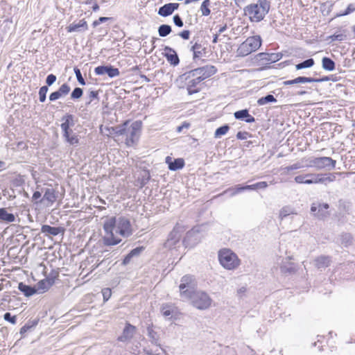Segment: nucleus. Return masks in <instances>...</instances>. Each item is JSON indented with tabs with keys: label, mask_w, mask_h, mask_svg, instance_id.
Here are the masks:
<instances>
[{
	"label": "nucleus",
	"mask_w": 355,
	"mask_h": 355,
	"mask_svg": "<svg viewBox=\"0 0 355 355\" xmlns=\"http://www.w3.org/2000/svg\"><path fill=\"white\" fill-rule=\"evenodd\" d=\"M103 229L107 234L103 237V243L105 245H116L121 241L114 236L115 234H119L123 237H128L132 234L130 221L125 216L107 218L103 224Z\"/></svg>",
	"instance_id": "1"
},
{
	"label": "nucleus",
	"mask_w": 355,
	"mask_h": 355,
	"mask_svg": "<svg viewBox=\"0 0 355 355\" xmlns=\"http://www.w3.org/2000/svg\"><path fill=\"white\" fill-rule=\"evenodd\" d=\"M270 8V2L268 0H257L245 6L244 15L248 17L251 22H260L268 13Z\"/></svg>",
	"instance_id": "2"
},
{
	"label": "nucleus",
	"mask_w": 355,
	"mask_h": 355,
	"mask_svg": "<svg viewBox=\"0 0 355 355\" xmlns=\"http://www.w3.org/2000/svg\"><path fill=\"white\" fill-rule=\"evenodd\" d=\"M128 122L123 123V126L119 128L116 134L119 135H125V143L128 146L134 145L139 138L142 123L140 121L133 122L130 126L127 127Z\"/></svg>",
	"instance_id": "3"
},
{
	"label": "nucleus",
	"mask_w": 355,
	"mask_h": 355,
	"mask_svg": "<svg viewBox=\"0 0 355 355\" xmlns=\"http://www.w3.org/2000/svg\"><path fill=\"white\" fill-rule=\"evenodd\" d=\"M218 261L220 264L229 270L237 268L241 261L236 253L229 248H223L218 252Z\"/></svg>",
	"instance_id": "4"
},
{
	"label": "nucleus",
	"mask_w": 355,
	"mask_h": 355,
	"mask_svg": "<svg viewBox=\"0 0 355 355\" xmlns=\"http://www.w3.org/2000/svg\"><path fill=\"white\" fill-rule=\"evenodd\" d=\"M184 299L189 300L193 307L199 310L208 309L212 303L210 296L202 291L196 290Z\"/></svg>",
	"instance_id": "5"
},
{
	"label": "nucleus",
	"mask_w": 355,
	"mask_h": 355,
	"mask_svg": "<svg viewBox=\"0 0 355 355\" xmlns=\"http://www.w3.org/2000/svg\"><path fill=\"white\" fill-rule=\"evenodd\" d=\"M262 44V40L260 35L248 37L242 42L237 51L236 54L239 57H245L258 50Z\"/></svg>",
	"instance_id": "6"
},
{
	"label": "nucleus",
	"mask_w": 355,
	"mask_h": 355,
	"mask_svg": "<svg viewBox=\"0 0 355 355\" xmlns=\"http://www.w3.org/2000/svg\"><path fill=\"white\" fill-rule=\"evenodd\" d=\"M179 285L180 296L184 299L196 290L197 281L192 275H186L181 278Z\"/></svg>",
	"instance_id": "7"
},
{
	"label": "nucleus",
	"mask_w": 355,
	"mask_h": 355,
	"mask_svg": "<svg viewBox=\"0 0 355 355\" xmlns=\"http://www.w3.org/2000/svg\"><path fill=\"white\" fill-rule=\"evenodd\" d=\"M336 161L329 157H314L309 161L310 167H314L317 170L327 169L333 170L335 168Z\"/></svg>",
	"instance_id": "8"
},
{
	"label": "nucleus",
	"mask_w": 355,
	"mask_h": 355,
	"mask_svg": "<svg viewBox=\"0 0 355 355\" xmlns=\"http://www.w3.org/2000/svg\"><path fill=\"white\" fill-rule=\"evenodd\" d=\"M202 235L200 232L199 227H195L188 231L183 239L182 244L185 248H192L200 243Z\"/></svg>",
	"instance_id": "9"
},
{
	"label": "nucleus",
	"mask_w": 355,
	"mask_h": 355,
	"mask_svg": "<svg viewBox=\"0 0 355 355\" xmlns=\"http://www.w3.org/2000/svg\"><path fill=\"white\" fill-rule=\"evenodd\" d=\"M94 72L98 76L107 74L111 78L119 76L120 74L119 69L111 64L98 66L94 69Z\"/></svg>",
	"instance_id": "10"
},
{
	"label": "nucleus",
	"mask_w": 355,
	"mask_h": 355,
	"mask_svg": "<svg viewBox=\"0 0 355 355\" xmlns=\"http://www.w3.org/2000/svg\"><path fill=\"white\" fill-rule=\"evenodd\" d=\"M282 58V54L279 53H259L256 55L257 60L261 62V64L262 65L276 62L279 61Z\"/></svg>",
	"instance_id": "11"
},
{
	"label": "nucleus",
	"mask_w": 355,
	"mask_h": 355,
	"mask_svg": "<svg viewBox=\"0 0 355 355\" xmlns=\"http://www.w3.org/2000/svg\"><path fill=\"white\" fill-rule=\"evenodd\" d=\"M210 76H211V74L205 75V73H203L201 76H199L195 78H193V79L189 80V82L187 83V87L188 94L192 95L193 94L199 92L200 91V88L198 87L197 86L202 80H204L205 78H207V77H209Z\"/></svg>",
	"instance_id": "12"
},
{
	"label": "nucleus",
	"mask_w": 355,
	"mask_h": 355,
	"mask_svg": "<svg viewBox=\"0 0 355 355\" xmlns=\"http://www.w3.org/2000/svg\"><path fill=\"white\" fill-rule=\"evenodd\" d=\"M322 208L328 209L329 208V205L328 203L314 202L311 206V211L314 213L315 216L318 218L324 219L329 216V213L328 211H322Z\"/></svg>",
	"instance_id": "13"
},
{
	"label": "nucleus",
	"mask_w": 355,
	"mask_h": 355,
	"mask_svg": "<svg viewBox=\"0 0 355 355\" xmlns=\"http://www.w3.org/2000/svg\"><path fill=\"white\" fill-rule=\"evenodd\" d=\"M177 224L174 226L173 230L168 236V239L164 243V248L170 250H176L178 243V230H176Z\"/></svg>",
	"instance_id": "14"
},
{
	"label": "nucleus",
	"mask_w": 355,
	"mask_h": 355,
	"mask_svg": "<svg viewBox=\"0 0 355 355\" xmlns=\"http://www.w3.org/2000/svg\"><path fill=\"white\" fill-rule=\"evenodd\" d=\"M63 121L60 125V128L63 132V136H67V132H73V130L70 128L75 125L73 116L72 114H67L62 118Z\"/></svg>",
	"instance_id": "15"
},
{
	"label": "nucleus",
	"mask_w": 355,
	"mask_h": 355,
	"mask_svg": "<svg viewBox=\"0 0 355 355\" xmlns=\"http://www.w3.org/2000/svg\"><path fill=\"white\" fill-rule=\"evenodd\" d=\"M55 275L48 277L45 279L40 281L35 287L37 288V293H42L47 291L53 284Z\"/></svg>",
	"instance_id": "16"
},
{
	"label": "nucleus",
	"mask_w": 355,
	"mask_h": 355,
	"mask_svg": "<svg viewBox=\"0 0 355 355\" xmlns=\"http://www.w3.org/2000/svg\"><path fill=\"white\" fill-rule=\"evenodd\" d=\"M136 332V327L130 323H127L123 329L122 334L118 338L121 342H126L131 340Z\"/></svg>",
	"instance_id": "17"
},
{
	"label": "nucleus",
	"mask_w": 355,
	"mask_h": 355,
	"mask_svg": "<svg viewBox=\"0 0 355 355\" xmlns=\"http://www.w3.org/2000/svg\"><path fill=\"white\" fill-rule=\"evenodd\" d=\"M162 54L171 65H178V53L173 49L166 46Z\"/></svg>",
	"instance_id": "18"
},
{
	"label": "nucleus",
	"mask_w": 355,
	"mask_h": 355,
	"mask_svg": "<svg viewBox=\"0 0 355 355\" xmlns=\"http://www.w3.org/2000/svg\"><path fill=\"white\" fill-rule=\"evenodd\" d=\"M290 258H286L282 261L280 266V271L282 273L288 275L293 274L296 272V268L294 263L290 261Z\"/></svg>",
	"instance_id": "19"
},
{
	"label": "nucleus",
	"mask_w": 355,
	"mask_h": 355,
	"mask_svg": "<svg viewBox=\"0 0 355 355\" xmlns=\"http://www.w3.org/2000/svg\"><path fill=\"white\" fill-rule=\"evenodd\" d=\"M176 9H178V3H168L159 8L158 15L166 17L171 15Z\"/></svg>",
	"instance_id": "20"
},
{
	"label": "nucleus",
	"mask_w": 355,
	"mask_h": 355,
	"mask_svg": "<svg viewBox=\"0 0 355 355\" xmlns=\"http://www.w3.org/2000/svg\"><path fill=\"white\" fill-rule=\"evenodd\" d=\"M64 229L61 227H51L49 225H43L41 227V232L46 236H57L60 233H64Z\"/></svg>",
	"instance_id": "21"
},
{
	"label": "nucleus",
	"mask_w": 355,
	"mask_h": 355,
	"mask_svg": "<svg viewBox=\"0 0 355 355\" xmlns=\"http://www.w3.org/2000/svg\"><path fill=\"white\" fill-rule=\"evenodd\" d=\"M309 177H312L314 180H310V181H307L309 183H318V184H323L326 182H334L336 180V176L334 174H329L328 177H323V174L318 173V175H308Z\"/></svg>",
	"instance_id": "22"
},
{
	"label": "nucleus",
	"mask_w": 355,
	"mask_h": 355,
	"mask_svg": "<svg viewBox=\"0 0 355 355\" xmlns=\"http://www.w3.org/2000/svg\"><path fill=\"white\" fill-rule=\"evenodd\" d=\"M331 262V259L329 256L321 255L315 259V266L318 269L322 270L327 268Z\"/></svg>",
	"instance_id": "23"
},
{
	"label": "nucleus",
	"mask_w": 355,
	"mask_h": 355,
	"mask_svg": "<svg viewBox=\"0 0 355 355\" xmlns=\"http://www.w3.org/2000/svg\"><path fill=\"white\" fill-rule=\"evenodd\" d=\"M68 32H80L87 29V24L85 19H81L78 23H73L68 26Z\"/></svg>",
	"instance_id": "24"
},
{
	"label": "nucleus",
	"mask_w": 355,
	"mask_h": 355,
	"mask_svg": "<svg viewBox=\"0 0 355 355\" xmlns=\"http://www.w3.org/2000/svg\"><path fill=\"white\" fill-rule=\"evenodd\" d=\"M18 289L26 297H31L37 293V288L35 286L26 285L23 282L19 283Z\"/></svg>",
	"instance_id": "25"
},
{
	"label": "nucleus",
	"mask_w": 355,
	"mask_h": 355,
	"mask_svg": "<svg viewBox=\"0 0 355 355\" xmlns=\"http://www.w3.org/2000/svg\"><path fill=\"white\" fill-rule=\"evenodd\" d=\"M191 50L193 51V59L200 58L206 54V48L198 43H195Z\"/></svg>",
	"instance_id": "26"
},
{
	"label": "nucleus",
	"mask_w": 355,
	"mask_h": 355,
	"mask_svg": "<svg viewBox=\"0 0 355 355\" xmlns=\"http://www.w3.org/2000/svg\"><path fill=\"white\" fill-rule=\"evenodd\" d=\"M56 194L55 191L53 189H46L44 191V196L40 200V202H42L44 200L48 201L49 203L53 204L56 200Z\"/></svg>",
	"instance_id": "27"
},
{
	"label": "nucleus",
	"mask_w": 355,
	"mask_h": 355,
	"mask_svg": "<svg viewBox=\"0 0 355 355\" xmlns=\"http://www.w3.org/2000/svg\"><path fill=\"white\" fill-rule=\"evenodd\" d=\"M147 333L150 342L157 346H160V343L159 342V335L156 331H154L153 324L148 325L147 327Z\"/></svg>",
	"instance_id": "28"
},
{
	"label": "nucleus",
	"mask_w": 355,
	"mask_h": 355,
	"mask_svg": "<svg viewBox=\"0 0 355 355\" xmlns=\"http://www.w3.org/2000/svg\"><path fill=\"white\" fill-rule=\"evenodd\" d=\"M322 67L325 71H332L336 69V63L331 58L324 57L322 59Z\"/></svg>",
	"instance_id": "29"
},
{
	"label": "nucleus",
	"mask_w": 355,
	"mask_h": 355,
	"mask_svg": "<svg viewBox=\"0 0 355 355\" xmlns=\"http://www.w3.org/2000/svg\"><path fill=\"white\" fill-rule=\"evenodd\" d=\"M0 220L11 223L15 220V216L13 214L8 212L6 209L0 208Z\"/></svg>",
	"instance_id": "30"
},
{
	"label": "nucleus",
	"mask_w": 355,
	"mask_h": 355,
	"mask_svg": "<svg viewBox=\"0 0 355 355\" xmlns=\"http://www.w3.org/2000/svg\"><path fill=\"white\" fill-rule=\"evenodd\" d=\"M308 175H318V173H306L303 175H299L295 177L294 180L297 184H312L313 183H309L307 181L310 180H314L313 178L308 176Z\"/></svg>",
	"instance_id": "31"
},
{
	"label": "nucleus",
	"mask_w": 355,
	"mask_h": 355,
	"mask_svg": "<svg viewBox=\"0 0 355 355\" xmlns=\"http://www.w3.org/2000/svg\"><path fill=\"white\" fill-rule=\"evenodd\" d=\"M39 319L29 320L26 324L20 329V334L24 335L28 331L37 326Z\"/></svg>",
	"instance_id": "32"
},
{
	"label": "nucleus",
	"mask_w": 355,
	"mask_h": 355,
	"mask_svg": "<svg viewBox=\"0 0 355 355\" xmlns=\"http://www.w3.org/2000/svg\"><path fill=\"white\" fill-rule=\"evenodd\" d=\"M314 60L313 58H309L295 64V69L297 70H300L302 69L311 68L314 65Z\"/></svg>",
	"instance_id": "33"
},
{
	"label": "nucleus",
	"mask_w": 355,
	"mask_h": 355,
	"mask_svg": "<svg viewBox=\"0 0 355 355\" xmlns=\"http://www.w3.org/2000/svg\"><path fill=\"white\" fill-rule=\"evenodd\" d=\"M210 0H204L200 6V11L201 12L202 16H208L211 13L210 10Z\"/></svg>",
	"instance_id": "34"
},
{
	"label": "nucleus",
	"mask_w": 355,
	"mask_h": 355,
	"mask_svg": "<svg viewBox=\"0 0 355 355\" xmlns=\"http://www.w3.org/2000/svg\"><path fill=\"white\" fill-rule=\"evenodd\" d=\"M174 309L175 307L172 306L171 305L166 304L162 305L161 311L164 317L172 318Z\"/></svg>",
	"instance_id": "35"
},
{
	"label": "nucleus",
	"mask_w": 355,
	"mask_h": 355,
	"mask_svg": "<svg viewBox=\"0 0 355 355\" xmlns=\"http://www.w3.org/2000/svg\"><path fill=\"white\" fill-rule=\"evenodd\" d=\"M245 191V187L241 184H238L234 187H230L224 191V193H230V196H234L239 193Z\"/></svg>",
	"instance_id": "36"
},
{
	"label": "nucleus",
	"mask_w": 355,
	"mask_h": 355,
	"mask_svg": "<svg viewBox=\"0 0 355 355\" xmlns=\"http://www.w3.org/2000/svg\"><path fill=\"white\" fill-rule=\"evenodd\" d=\"M277 102V99L272 94H268L258 99L257 104L259 105H263L268 103Z\"/></svg>",
	"instance_id": "37"
},
{
	"label": "nucleus",
	"mask_w": 355,
	"mask_h": 355,
	"mask_svg": "<svg viewBox=\"0 0 355 355\" xmlns=\"http://www.w3.org/2000/svg\"><path fill=\"white\" fill-rule=\"evenodd\" d=\"M67 142L71 145H76L78 144L79 140L78 136L73 132H67V136H63Z\"/></svg>",
	"instance_id": "38"
},
{
	"label": "nucleus",
	"mask_w": 355,
	"mask_h": 355,
	"mask_svg": "<svg viewBox=\"0 0 355 355\" xmlns=\"http://www.w3.org/2000/svg\"><path fill=\"white\" fill-rule=\"evenodd\" d=\"M203 69V68H198L194 70H190L189 72H185L182 75H180L179 78H180L181 79L187 80V78H189L191 75L194 76L196 74H200L202 72Z\"/></svg>",
	"instance_id": "39"
},
{
	"label": "nucleus",
	"mask_w": 355,
	"mask_h": 355,
	"mask_svg": "<svg viewBox=\"0 0 355 355\" xmlns=\"http://www.w3.org/2000/svg\"><path fill=\"white\" fill-rule=\"evenodd\" d=\"M230 130V126L227 124H225L218 128L214 132V137L219 138L223 135H225Z\"/></svg>",
	"instance_id": "40"
},
{
	"label": "nucleus",
	"mask_w": 355,
	"mask_h": 355,
	"mask_svg": "<svg viewBox=\"0 0 355 355\" xmlns=\"http://www.w3.org/2000/svg\"><path fill=\"white\" fill-rule=\"evenodd\" d=\"M338 209L342 211H344L347 214H349V211L351 210L350 203L344 200H339Z\"/></svg>",
	"instance_id": "41"
},
{
	"label": "nucleus",
	"mask_w": 355,
	"mask_h": 355,
	"mask_svg": "<svg viewBox=\"0 0 355 355\" xmlns=\"http://www.w3.org/2000/svg\"><path fill=\"white\" fill-rule=\"evenodd\" d=\"M171 32V27L168 24H162L158 28L159 35L166 37Z\"/></svg>",
	"instance_id": "42"
},
{
	"label": "nucleus",
	"mask_w": 355,
	"mask_h": 355,
	"mask_svg": "<svg viewBox=\"0 0 355 355\" xmlns=\"http://www.w3.org/2000/svg\"><path fill=\"white\" fill-rule=\"evenodd\" d=\"M150 176L148 172H144L141 178H139L137 182L139 183V187L142 188L150 180Z\"/></svg>",
	"instance_id": "43"
},
{
	"label": "nucleus",
	"mask_w": 355,
	"mask_h": 355,
	"mask_svg": "<svg viewBox=\"0 0 355 355\" xmlns=\"http://www.w3.org/2000/svg\"><path fill=\"white\" fill-rule=\"evenodd\" d=\"M71 90L69 85L67 83L62 85L60 88L57 90L60 97L65 96L67 95Z\"/></svg>",
	"instance_id": "44"
},
{
	"label": "nucleus",
	"mask_w": 355,
	"mask_h": 355,
	"mask_svg": "<svg viewBox=\"0 0 355 355\" xmlns=\"http://www.w3.org/2000/svg\"><path fill=\"white\" fill-rule=\"evenodd\" d=\"M166 163L168 165V168L171 171H176L178 170V159H174L172 161V159L170 156H167L166 157Z\"/></svg>",
	"instance_id": "45"
},
{
	"label": "nucleus",
	"mask_w": 355,
	"mask_h": 355,
	"mask_svg": "<svg viewBox=\"0 0 355 355\" xmlns=\"http://www.w3.org/2000/svg\"><path fill=\"white\" fill-rule=\"evenodd\" d=\"M293 214H294V211L291 208L289 207H284L279 211V218L281 220H283L285 217Z\"/></svg>",
	"instance_id": "46"
},
{
	"label": "nucleus",
	"mask_w": 355,
	"mask_h": 355,
	"mask_svg": "<svg viewBox=\"0 0 355 355\" xmlns=\"http://www.w3.org/2000/svg\"><path fill=\"white\" fill-rule=\"evenodd\" d=\"M249 111L247 109L238 110L234 113L236 119L244 121Z\"/></svg>",
	"instance_id": "47"
},
{
	"label": "nucleus",
	"mask_w": 355,
	"mask_h": 355,
	"mask_svg": "<svg viewBox=\"0 0 355 355\" xmlns=\"http://www.w3.org/2000/svg\"><path fill=\"white\" fill-rule=\"evenodd\" d=\"M83 94V90L80 87H76L71 94V98L73 100H77L82 97Z\"/></svg>",
	"instance_id": "48"
},
{
	"label": "nucleus",
	"mask_w": 355,
	"mask_h": 355,
	"mask_svg": "<svg viewBox=\"0 0 355 355\" xmlns=\"http://www.w3.org/2000/svg\"><path fill=\"white\" fill-rule=\"evenodd\" d=\"M49 87L47 86H42L39 90V99L41 103H44L46 98V93L48 92Z\"/></svg>",
	"instance_id": "49"
},
{
	"label": "nucleus",
	"mask_w": 355,
	"mask_h": 355,
	"mask_svg": "<svg viewBox=\"0 0 355 355\" xmlns=\"http://www.w3.org/2000/svg\"><path fill=\"white\" fill-rule=\"evenodd\" d=\"M352 243V236L348 233H345L341 235V243L345 246L350 245Z\"/></svg>",
	"instance_id": "50"
},
{
	"label": "nucleus",
	"mask_w": 355,
	"mask_h": 355,
	"mask_svg": "<svg viewBox=\"0 0 355 355\" xmlns=\"http://www.w3.org/2000/svg\"><path fill=\"white\" fill-rule=\"evenodd\" d=\"M297 84L315 83V78L298 76L297 77Z\"/></svg>",
	"instance_id": "51"
},
{
	"label": "nucleus",
	"mask_w": 355,
	"mask_h": 355,
	"mask_svg": "<svg viewBox=\"0 0 355 355\" xmlns=\"http://www.w3.org/2000/svg\"><path fill=\"white\" fill-rule=\"evenodd\" d=\"M73 71H74V73L76 74V76L78 82L81 85H85L86 83H85V80H84V78H83V77L82 76L80 70L78 68H77V67H74Z\"/></svg>",
	"instance_id": "52"
},
{
	"label": "nucleus",
	"mask_w": 355,
	"mask_h": 355,
	"mask_svg": "<svg viewBox=\"0 0 355 355\" xmlns=\"http://www.w3.org/2000/svg\"><path fill=\"white\" fill-rule=\"evenodd\" d=\"M88 98H89V101L87 103V105L91 104L92 102L94 99H96L97 101H98V91H91L89 93Z\"/></svg>",
	"instance_id": "53"
},
{
	"label": "nucleus",
	"mask_w": 355,
	"mask_h": 355,
	"mask_svg": "<svg viewBox=\"0 0 355 355\" xmlns=\"http://www.w3.org/2000/svg\"><path fill=\"white\" fill-rule=\"evenodd\" d=\"M3 318L5 320L10 322L12 324H15L17 322V318L15 315H12L10 313L6 312L3 315Z\"/></svg>",
	"instance_id": "54"
},
{
	"label": "nucleus",
	"mask_w": 355,
	"mask_h": 355,
	"mask_svg": "<svg viewBox=\"0 0 355 355\" xmlns=\"http://www.w3.org/2000/svg\"><path fill=\"white\" fill-rule=\"evenodd\" d=\"M329 80H332L334 82L336 81V79L334 78L333 75L331 76H326L320 78H315V83H322V82H327Z\"/></svg>",
	"instance_id": "55"
},
{
	"label": "nucleus",
	"mask_w": 355,
	"mask_h": 355,
	"mask_svg": "<svg viewBox=\"0 0 355 355\" xmlns=\"http://www.w3.org/2000/svg\"><path fill=\"white\" fill-rule=\"evenodd\" d=\"M112 20L111 17H101L97 20H95L92 25L94 27H96L98 25H100L101 23L106 22L107 21Z\"/></svg>",
	"instance_id": "56"
},
{
	"label": "nucleus",
	"mask_w": 355,
	"mask_h": 355,
	"mask_svg": "<svg viewBox=\"0 0 355 355\" xmlns=\"http://www.w3.org/2000/svg\"><path fill=\"white\" fill-rule=\"evenodd\" d=\"M56 76L54 75V74H49L47 76L46 78V86H51L52 85L55 81H56Z\"/></svg>",
	"instance_id": "57"
},
{
	"label": "nucleus",
	"mask_w": 355,
	"mask_h": 355,
	"mask_svg": "<svg viewBox=\"0 0 355 355\" xmlns=\"http://www.w3.org/2000/svg\"><path fill=\"white\" fill-rule=\"evenodd\" d=\"M102 294L103 297V300L105 302L107 301L110 298L112 295L111 289L109 288L103 289Z\"/></svg>",
	"instance_id": "58"
},
{
	"label": "nucleus",
	"mask_w": 355,
	"mask_h": 355,
	"mask_svg": "<svg viewBox=\"0 0 355 355\" xmlns=\"http://www.w3.org/2000/svg\"><path fill=\"white\" fill-rule=\"evenodd\" d=\"M251 137V135L248 132L239 131L236 134V138L240 140L246 139L248 137Z\"/></svg>",
	"instance_id": "59"
},
{
	"label": "nucleus",
	"mask_w": 355,
	"mask_h": 355,
	"mask_svg": "<svg viewBox=\"0 0 355 355\" xmlns=\"http://www.w3.org/2000/svg\"><path fill=\"white\" fill-rule=\"evenodd\" d=\"M302 167V164L299 162H297V163H295L291 166H286L285 168V170L287 171V172H290L293 170H297V169H300Z\"/></svg>",
	"instance_id": "60"
},
{
	"label": "nucleus",
	"mask_w": 355,
	"mask_h": 355,
	"mask_svg": "<svg viewBox=\"0 0 355 355\" xmlns=\"http://www.w3.org/2000/svg\"><path fill=\"white\" fill-rule=\"evenodd\" d=\"M346 36L343 34H334L330 37L331 41H343L345 40Z\"/></svg>",
	"instance_id": "61"
},
{
	"label": "nucleus",
	"mask_w": 355,
	"mask_h": 355,
	"mask_svg": "<svg viewBox=\"0 0 355 355\" xmlns=\"http://www.w3.org/2000/svg\"><path fill=\"white\" fill-rule=\"evenodd\" d=\"M354 10H355V6L353 4H349L347 7L346 10L340 15V16L347 15L352 13V12H354Z\"/></svg>",
	"instance_id": "62"
},
{
	"label": "nucleus",
	"mask_w": 355,
	"mask_h": 355,
	"mask_svg": "<svg viewBox=\"0 0 355 355\" xmlns=\"http://www.w3.org/2000/svg\"><path fill=\"white\" fill-rule=\"evenodd\" d=\"M143 250H144L143 247H137V248L132 250L129 253L133 257L135 256L139 255L142 252Z\"/></svg>",
	"instance_id": "63"
},
{
	"label": "nucleus",
	"mask_w": 355,
	"mask_h": 355,
	"mask_svg": "<svg viewBox=\"0 0 355 355\" xmlns=\"http://www.w3.org/2000/svg\"><path fill=\"white\" fill-rule=\"evenodd\" d=\"M60 98H61V97L57 91L52 92L49 95V101H55L59 99Z\"/></svg>",
	"instance_id": "64"
}]
</instances>
